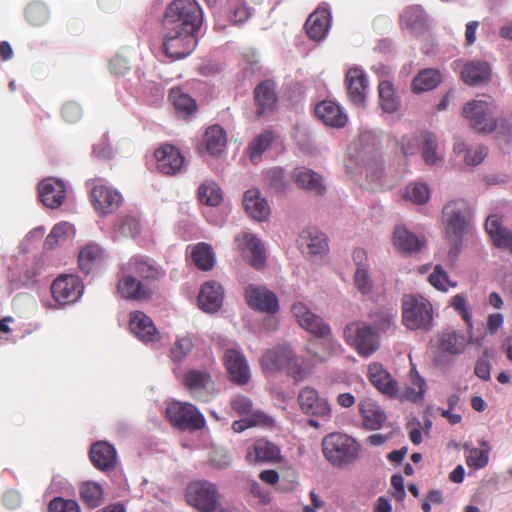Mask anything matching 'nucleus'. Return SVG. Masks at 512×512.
<instances>
[{
	"mask_svg": "<svg viewBox=\"0 0 512 512\" xmlns=\"http://www.w3.org/2000/svg\"><path fill=\"white\" fill-rule=\"evenodd\" d=\"M322 452L332 466L343 468L359 458L360 444L345 433L333 432L323 438Z\"/></svg>",
	"mask_w": 512,
	"mask_h": 512,
	"instance_id": "1",
	"label": "nucleus"
},
{
	"mask_svg": "<svg viewBox=\"0 0 512 512\" xmlns=\"http://www.w3.org/2000/svg\"><path fill=\"white\" fill-rule=\"evenodd\" d=\"M443 225L449 239L458 244L470 231L472 211L469 204L463 200H453L447 203L442 211Z\"/></svg>",
	"mask_w": 512,
	"mask_h": 512,
	"instance_id": "2",
	"label": "nucleus"
},
{
	"mask_svg": "<svg viewBox=\"0 0 512 512\" xmlns=\"http://www.w3.org/2000/svg\"><path fill=\"white\" fill-rule=\"evenodd\" d=\"M402 321L408 329L429 330L433 322L432 304L422 295H404L402 299Z\"/></svg>",
	"mask_w": 512,
	"mask_h": 512,
	"instance_id": "3",
	"label": "nucleus"
},
{
	"mask_svg": "<svg viewBox=\"0 0 512 512\" xmlns=\"http://www.w3.org/2000/svg\"><path fill=\"white\" fill-rule=\"evenodd\" d=\"M261 365L267 372L286 369L288 374L297 381L303 380L307 376V372L302 367L295 352L287 344L268 350L262 357Z\"/></svg>",
	"mask_w": 512,
	"mask_h": 512,
	"instance_id": "4",
	"label": "nucleus"
},
{
	"mask_svg": "<svg viewBox=\"0 0 512 512\" xmlns=\"http://www.w3.org/2000/svg\"><path fill=\"white\" fill-rule=\"evenodd\" d=\"M166 27L197 31L201 24V9L195 0H175L165 11Z\"/></svg>",
	"mask_w": 512,
	"mask_h": 512,
	"instance_id": "5",
	"label": "nucleus"
},
{
	"mask_svg": "<svg viewBox=\"0 0 512 512\" xmlns=\"http://www.w3.org/2000/svg\"><path fill=\"white\" fill-rule=\"evenodd\" d=\"M344 338L348 345L364 357L376 352L380 346L378 333L363 321L349 323L344 329Z\"/></svg>",
	"mask_w": 512,
	"mask_h": 512,
	"instance_id": "6",
	"label": "nucleus"
},
{
	"mask_svg": "<svg viewBox=\"0 0 512 512\" xmlns=\"http://www.w3.org/2000/svg\"><path fill=\"white\" fill-rule=\"evenodd\" d=\"M496 109L493 99L482 96L465 105L463 115L470 125L479 132H491L496 125L493 113Z\"/></svg>",
	"mask_w": 512,
	"mask_h": 512,
	"instance_id": "7",
	"label": "nucleus"
},
{
	"mask_svg": "<svg viewBox=\"0 0 512 512\" xmlns=\"http://www.w3.org/2000/svg\"><path fill=\"white\" fill-rule=\"evenodd\" d=\"M167 33L164 38L163 47L166 55L173 59H182L196 47V31H188L179 27H166Z\"/></svg>",
	"mask_w": 512,
	"mask_h": 512,
	"instance_id": "8",
	"label": "nucleus"
},
{
	"mask_svg": "<svg viewBox=\"0 0 512 512\" xmlns=\"http://www.w3.org/2000/svg\"><path fill=\"white\" fill-rule=\"evenodd\" d=\"M218 491L215 484L208 481H195L190 483L186 490V500L189 505L202 512H211L217 509Z\"/></svg>",
	"mask_w": 512,
	"mask_h": 512,
	"instance_id": "9",
	"label": "nucleus"
},
{
	"mask_svg": "<svg viewBox=\"0 0 512 512\" xmlns=\"http://www.w3.org/2000/svg\"><path fill=\"white\" fill-rule=\"evenodd\" d=\"M291 312L303 329L319 339H325L327 344L331 347L333 346V337L331 336L330 327L304 303H294L291 307Z\"/></svg>",
	"mask_w": 512,
	"mask_h": 512,
	"instance_id": "10",
	"label": "nucleus"
},
{
	"mask_svg": "<svg viewBox=\"0 0 512 512\" xmlns=\"http://www.w3.org/2000/svg\"><path fill=\"white\" fill-rule=\"evenodd\" d=\"M166 413L170 422L179 429L198 430L205 426L204 416L190 403L173 402Z\"/></svg>",
	"mask_w": 512,
	"mask_h": 512,
	"instance_id": "11",
	"label": "nucleus"
},
{
	"mask_svg": "<svg viewBox=\"0 0 512 512\" xmlns=\"http://www.w3.org/2000/svg\"><path fill=\"white\" fill-rule=\"evenodd\" d=\"M346 168L354 174L363 176L372 186L379 184L384 174L381 160L368 153L359 154L355 163L350 157L346 163Z\"/></svg>",
	"mask_w": 512,
	"mask_h": 512,
	"instance_id": "12",
	"label": "nucleus"
},
{
	"mask_svg": "<svg viewBox=\"0 0 512 512\" xmlns=\"http://www.w3.org/2000/svg\"><path fill=\"white\" fill-rule=\"evenodd\" d=\"M297 401L301 411L306 415L324 419L331 417V406L328 400L313 387H303L298 394Z\"/></svg>",
	"mask_w": 512,
	"mask_h": 512,
	"instance_id": "13",
	"label": "nucleus"
},
{
	"mask_svg": "<svg viewBox=\"0 0 512 512\" xmlns=\"http://www.w3.org/2000/svg\"><path fill=\"white\" fill-rule=\"evenodd\" d=\"M91 202L96 213L105 216L117 210L122 201V195L114 188L99 184L91 190Z\"/></svg>",
	"mask_w": 512,
	"mask_h": 512,
	"instance_id": "14",
	"label": "nucleus"
},
{
	"mask_svg": "<svg viewBox=\"0 0 512 512\" xmlns=\"http://www.w3.org/2000/svg\"><path fill=\"white\" fill-rule=\"evenodd\" d=\"M51 290L55 301L65 305L75 302L81 296L83 285L76 276L62 275L53 282Z\"/></svg>",
	"mask_w": 512,
	"mask_h": 512,
	"instance_id": "15",
	"label": "nucleus"
},
{
	"mask_svg": "<svg viewBox=\"0 0 512 512\" xmlns=\"http://www.w3.org/2000/svg\"><path fill=\"white\" fill-rule=\"evenodd\" d=\"M235 241L238 250L253 267L260 268L263 266L266 256L260 239L252 233L243 231L237 235Z\"/></svg>",
	"mask_w": 512,
	"mask_h": 512,
	"instance_id": "16",
	"label": "nucleus"
},
{
	"mask_svg": "<svg viewBox=\"0 0 512 512\" xmlns=\"http://www.w3.org/2000/svg\"><path fill=\"white\" fill-rule=\"evenodd\" d=\"M224 363L232 382L245 385L251 378V371L244 354L235 348L225 351Z\"/></svg>",
	"mask_w": 512,
	"mask_h": 512,
	"instance_id": "17",
	"label": "nucleus"
},
{
	"mask_svg": "<svg viewBox=\"0 0 512 512\" xmlns=\"http://www.w3.org/2000/svg\"><path fill=\"white\" fill-rule=\"evenodd\" d=\"M245 298L247 304L255 310L273 314L279 309L276 295L264 287L249 285L245 290Z\"/></svg>",
	"mask_w": 512,
	"mask_h": 512,
	"instance_id": "18",
	"label": "nucleus"
},
{
	"mask_svg": "<svg viewBox=\"0 0 512 512\" xmlns=\"http://www.w3.org/2000/svg\"><path fill=\"white\" fill-rule=\"evenodd\" d=\"M157 169L166 175L179 173L185 164L180 151L172 145H163L155 151Z\"/></svg>",
	"mask_w": 512,
	"mask_h": 512,
	"instance_id": "19",
	"label": "nucleus"
},
{
	"mask_svg": "<svg viewBox=\"0 0 512 512\" xmlns=\"http://www.w3.org/2000/svg\"><path fill=\"white\" fill-rule=\"evenodd\" d=\"M129 327L135 337L142 342L154 343L161 339L152 319L141 311L130 314Z\"/></svg>",
	"mask_w": 512,
	"mask_h": 512,
	"instance_id": "20",
	"label": "nucleus"
},
{
	"mask_svg": "<svg viewBox=\"0 0 512 512\" xmlns=\"http://www.w3.org/2000/svg\"><path fill=\"white\" fill-rule=\"evenodd\" d=\"M368 378L372 385L381 393L390 397H397L399 394L398 382L378 362L370 363L368 366Z\"/></svg>",
	"mask_w": 512,
	"mask_h": 512,
	"instance_id": "21",
	"label": "nucleus"
},
{
	"mask_svg": "<svg viewBox=\"0 0 512 512\" xmlns=\"http://www.w3.org/2000/svg\"><path fill=\"white\" fill-rule=\"evenodd\" d=\"M243 206L249 217L259 222L266 221L271 214L268 201L257 188L249 189L244 193Z\"/></svg>",
	"mask_w": 512,
	"mask_h": 512,
	"instance_id": "22",
	"label": "nucleus"
},
{
	"mask_svg": "<svg viewBox=\"0 0 512 512\" xmlns=\"http://www.w3.org/2000/svg\"><path fill=\"white\" fill-rule=\"evenodd\" d=\"M184 383L199 400L208 401L214 393V383L210 375L204 371H189L185 376Z\"/></svg>",
	"mask_w": 512,
	"mask_h": 512,
	"instance_id": "23",
	"label": "nucleus"
},
{
	"mask_svg": "<svg viewBox=\"0 0 512 512\" xmlns=\"http://www.w3.org/2000/svg\"><path fill=\"white\" fill-rule=\"evenodd\" d=\"M66 188L63 181L50 177L39 184V196L42 203L52 209L58 208L64 201Z\"/></svg>",
	"mask_w": 512,
	"mask_h": 512,
	"instance_id": "24",
	"label": "nucleus"
},
{
	"mask_svg": "<svg viewBox=\"0 0 512 512\" xmlns=\"http://www.w3.org/2000/svg\"><path fill=\"white\" fill-rule=\"evenodd\" d=\"M298 242L303 253L309 256L323 255L328 249L326 236L316 228L304 229Z\"/></svg>",
	"mask_w": 512,
	"mask_h": 512,
	"instance_id": "25",
	"label": "nucleus"
},
{
	"mask_svg": "<svg viewBox=\"0 0 512 512\" xmlns=\"http://www.w3.org/2000/svg\"><path fill=\"white\" fill-rule=\"evenodd\" d=\"M223 296V289L219 283L206 282L198 295V305L200 309L207 313H215L222 306Z\"/></svg>",
	"mask_w": 512,
	"mask_h": 512,
	"instance_id": "26",
	"label": "nucleus"
},
{
	"mask_svg": "<svg viewBox=\"0 0 512 512\" xmlns=\"http://www.w3.org/2000/svg\"><path fill=\"white\" fill-rule=\"evenodd\" d=\"M421 158L430 167H439L444 163L445 154L439 147L437 137L430 132L421 133Z\"/></svg>",
	"mask_w": 512,
	"mask_h": 512,
	"instance_id": "27",
	"label": "nucleus"
},
{
	"mask_svg": "<svg viewBox=\"0 0 512 512\" xmlns=\"http://www.w3.org/2000/svg\"><path fill=\"white\" fill-rule=\"evenodd\" d=\"M292 179L299 188L313 192L316 195H322L326 191L322 176L311 169L305 167L295 168L292 172Z\"/></svg>",
	"mask_w": 512,
	"mask_h": 512,
	"instance_id": "28",
	"label": "nucleus"
},
{
	"mask_svg": "<svg viewBox=\"0 0 512 512\" xmlns=\"http://www.w3.org/2000/svg\"><path fill=\"white\" fill-rule=\"evenodd\" d=\"M485 229L495 246L507 249L512 253V233L503 225L498 216H489L485 223Z\"/></svg>",
	"mask_w": 512,
	"mask_h": 512,
	"instance_id": "29",
	"label": "nucleus"
},
{
	"mask_svg": "<svg viewBox=\"0 0 512 512\" xmlns=\"http://www.w3.org/2000/svg\"><path fill=\"white\" fill-rule=\"evenodd\" d=\"M125 274L119 280L118 292L127 299L145 300L151 295V290L134 277L133 273L124 270Z\"/></svg>",
	"mask_w": 512,
	"mask_h": 512,
	"instance_id": "30",
	"label": "nucleus"
},
{
	"mask_svg": "<svg viewBox=\"0 0 512 512\" xmlns=\"http://www.w3.org/2000/svg\"><path fill=\"white\" fill-rule=\"evenodd\" d=\"M346 86L351 101L361 105L365 101L367 90V78L363 70L351 68L346 74Z\"/></svg>",
	"mask_w": 512,
	"mask_h": 512,
	"instance_id": "31",
	"label": "nucleus"
},
{
	"mask_svg": "<svg viewBox=\"0 0 512 512\" xmlns=\"http://www.w3.org/2000/svg\"><path fill=\"white\" fill-rule=\"evenodd\" d=\"M315 113L327 126L335 128L344 127L348 120L342 108L332 101L319 103L315 108Z\"/></svg>",
	"mask_w": 512,
	"mask_h": 512,
	"instance_id": "32",
	"label": "nucleus"
},
{
	"mask_svg": "<svg viewBox=\"0 0 512 512\" xmlns=\"http://www.w3.org/2000/svg\"><path fill=\"white\" fill-rule=\"evenodd\" d=\"M363 424L370 430L380 429L386 421L384 410L372 399L366 398L359 403Z\"/></svg>",
	"mask_w": 512,
	"mask_h": 512,
	"instance_id": "33",
	"label": "nucleus"
},
{
	"mask_svg": "<svg viewBox=\"0 0 512 512\" xmlns=\"http://www.w3.org/2000/svg\"><path fill=\"white\" fill-rule=\"evenodd\" d=\"M491 76V69L487 62L470 61L461 70V78L468 85H478L487 82Z\"/></svg>",
	"mask_w": 512,
	"mask_h": 512,
	"instance_id": "34",
	"label": "nucleus"
},
{
	"mask_svg": "<svg viewBox=\"0 0 512 512\" xmlns=\"http://www.w3.org/2000/svg\"><path fill=\"white\" fill-rule=\"evenodd\" d=\"M90 457L93 464L101 470L111 469L116 464V451L107 442L95 443L91 448Z\"/></svg>",
	"mask_w": 512,
	"mask_h": 512,
	"instance_id": "35",
	"label": "nucleus"
},
{
	"mask_svg": "<svg viewBox=\"0 0 512 512\" xmlns=\"http://www.w3.org/2000/svg\"><path fill=\"white\" fill-rule=\"evenodd\" d=\"M394 247L404 253H414L420 250L423 242L404 226H397L392 237Z\"/></svg>",
	"mask_w": 512,
	"mask_h": 512,
	"instance_id": "36",
	"label": "nucleus"
},
{
	"mask_svg": "<svg viewBox=\"0 0 512 512\" xmlns=\"http://www.w3.org/2000/svg\"><path fill=\"white\" fill-rule=\"evenodd\" d=\"M279 448L265 439H259L248 449L246 459L250 463L275 461L279 458Z\"/></svg>",
	"mask_w": 512,
	"mask_h": 512,
	"instance_id": "37",
	"label": "nucleus"
},
{
	"mask_svg": "<svg viewBox=\"0 0 512 512\" xmlns=\"http://www.w3.org/2000/svg\"><path fill=\"white\" fill-rule=\"evenodd\" d=\"M453 152L456 156L461 157L468 166L480 164L487 155L485 147L481 145L469 146L461 139L454 141Z\"/></svg>",
	"mask_w": 512,
	"mask_h": 512,
	"instance_id": "38",
	"label": "nucleus"
},
{
	"mask_svg": "<svg viewBox=\"0 0 512 512\" xmlns=\"http://www.w3.org/2000/svg\"><path fill=\"white\" fill-rule=\"evenodd\" d=\"M306 31L313 40H322L328 31L329 13L327 10H316L306 21Z\"/></svg>",
	"mask_w": 512,
	"mask_h": 512,
	"instance_id": "39",
	"label": "nucleus"
},
{
	"mask_svg": "<svg viewBox=\"0 0 512 512\" xmlns=\"http://www.w3.org/2000/svg\"><path fill=\"white\" fill-rule=\"evenodd\" d=\"M226 143V133L221 126L214 125L206 130L203 144L210 155L219 156L225 150Z\"/></svg>",
	"mask_w": 512,
	"mask_h": 512,
	"instance_id": "40",
	"label": "nucleus"
},
{
	"mask_svg": "<svg viewBox=\"0 0 512 512\" xmlns=\"http://www.w3.org/2000/svg\"><path fill=\"white\" fill-rule=\"evenodd\" d=\"M401 198L414 205H425L431 197L429 186L420 181L407 184L400 192Z\"/></svg>",
	"mask_w": 512,
	"mask_h": 512,
	"instance_id": "41",
	"label": "nucleus"
},
{
	"mask_svg": "<svg viewBox=\"0 0 512 512\" xmlns=\"http://www.w3.org/2000/svg\"><path fill=\"white\" fill-rule=\"evenodd\" d=\"M276 93L274 85L270 82H263L255 89V102L258 106V114L264 115L271 112L276 105Z\"/></svg>",
	"mask_w": 512,
	"mask_h": 512,
	"instance_id": "42",
	"label": "nucleus"
},
{
	"mask_svg": "<svg viewBox=\"0 0 512 512\" xmlns=\"http://www.w3.org/2000/svg\"><path fill=\"white\" fill-rule=\"evenodd\" d=\"M127 272L133 273L142 279H157L161 272L157 265L150 259L142 257L132 258L126 265Z\"/></svg>",
	"mask_w": 512,
	"mask_h": 512,
	"instance_id": "43",
	"label": "nucleus"
},
{
	"mask_svg": "<svg viewBox=\"0 0 512 512\" xmlns=\"http://www.w3.org/2000/svg\"><path fill=\"white\" fill-rule=\"evenodd\" d=\"M410 381L411 384L407 386L402 392L399 390V394L396 398L417 402L423 398L426 389V383L415 369L410 371Z\"/></svg>",
	"mask_w": 512,
	"mask_h": 512,
	"instance_id": "44",
	"label": "nucleus"
},
{
	"mask_svg": "<svg viewBox=\"0 0 512 512\" xmlns=\"http://www.w3.org/2000/svg\"><path fill=\"white\" fill-rule=\"evenodd\" d=\"M441 82V75L435 69H424L418 73L412 83L414 92L421 93L434 89Z\"/></svg>",
	"mask_w": 512,
	"mask_h": 512,
	"instance_id": "45",
	"label": "nucleus"
},
{
	"mask_svg": "<svg viewBox=\"0 0 512 512\" xmlns=\"http://www.w3.org/2000/svg\"><path fill=\"white\" fill-rule=\"evenodd\" d=\"M378 92L380 106L384 112L393 113L398 110L400 106L399 97L389 81H382L379 84Z\"/></svg>",
	"mask_w": 512,
	"mask_h": 512,
	"instance_id": "46",
	"label": "nucleus"
},
{
	"mask_svg": "<svg viewBox=\"0 0 512 512\" xmlns=\"http://www.w3.org/2000/svg\"><path fill=\"white\" fill-rule=\"evenodd\" d=\"M191 257L194 264L201 270H210L215 265V254L212 247L206 243H198L194 246Z\"/></svg>",
	"mask_w": 512,
	"mask_h": 512,
	"instance_id": "47",
	"label": "nucleus"
},
{
	"mask_svg": "<svg viewBox=\"0 0 512 512\" xmlns=\"http://www.w3.org/2000/svg\"><path fill=\"white\" fill-rule=\"evenodd\" d=\"M102 259V249L96 244H88L79 253V266L82 271L89 273Z\"/></svg>",
	"mask_w": 512,
	"mask_h": 512,
	"instance_id": "48",
	"label": "nucleus"
},
{
	"mask_svg": "<svg viewBox=\"0 0 512 512\" xmlns=\"http://www.w3.org/2000/svg\"><path fill=\"white\" fill-rule=\"evenodd\" d=\"M337 346L336 341L333 339V346L331 347L327 344L325 339H315L310 340L307 343L306 350L308 354L311 356V359L318 363L324 362L332 355L333 351Z\"/></svg>",
	"mask_w": 512,
	"mask_h": 512,
	"instance_id": "49",
	"label": "nucleus"
},
{
	"mask_svg": "<svg viewBox=\"0 0 512 512\" xmlns=\"http://www.w3.org/2000/svg\"><path fill=\"white\" fill-rule=\"evenodd\" d=\"M198 197L202 204L217 206L223 199L222 191L214 181H206L198 188Z\"/></svg>",
	"mask_w": 512,
	"mask_h": 512,
	"instance_id": "50",
	"label": "nucleus"
},
{
	"mask_svg": "<svg viewBox=\"0 0 512 512\" xmlns=\"http://www.w3.org/2000/svg\"><path fill=\"white\" fill-rule=\"evenodd\" d=\"M440 346L450 354H460L465 349L466 340L462 334L446 330L440 335Z\"/></svg>",
	"mask_w": 512,
	"mask_h": 512,
	"instance_id": "51",
	"label": "nucleus"
},
{
	"mask_svg": "<svg viewBox=\"0 0 512 512\" xmlns=\"http://www.w3.org/2000/svg\"><path fill=\"white\" fill-rule=\"evenodd\" d=\"M170 100L181 116H188L196 110V103L188 94L183 93L179 88H174L170 92Z\"/></svg>",
	"mask_w": 512,
	"mask_h": 512,
	"instance_id": "52",
	"label": "nucleus"
},
{
	"mask_svg": "<svg viewBox=\"0 0 512 512\" xmlns=\"http://www.w3.org/2000/svg\"><path fill=\"white\" fill-rule=\"evenodd\" d=\"M83 502L90 508H95L103 502V489L95 482H84L80 487Z\"/></svg>",
	"mask_w": 512,
	"mask_h": 512,
	"instance_id": "53",
	"label": "nucleus"
},
{
	"mask_svg": "<svg viewBox=\"0 0 512 512\" xmlns=\"http://www.w3.org/2000/svg\"><path fill=\"white\" fill-rule=\"evenodd\" d=\"M75 229L72 224L62 222L56 224L45 240V246L49 249L55 248L58 244L64 242L67 238L74 235Z\"/></svg>",
	"mask_w": 512,
	"mask_h": 512,
	"instance_id": "54",
	"label": "nucleus"
},
{
	"mask_svg": "<svg viewBox=\"0 0 512 512\" xmlns=\"http://www.w3.org/2000/svg\"><path fill=\"white\" fill-rule=\"evenodd\" d=\"M274 137L271 132H264L257 136L249 146L250 159L258 163L262 154L271 146Z\"/></svg>",
	"mask_w": 512,
	"mask_h": 512,
	"instance_id": "55",
	"label": "nucleus"
},
{
	"mask_svg": "<svg viewBox=\"0 0 512 512\" xmlns=\"http://www.w3.org/2000/svg\"><path fill=\"white\" fill-rule=\"evenodd\" d=\"M428 280L433 287L442 292L448 291L449 287H456V283L450 281L441 265L434 267V271L429 275Z\"/></svg>",
	"mask_w": 512,
	"mask_h": 512,
	"instance_id": "56",
	"label": "nucleus"
},
{
	"mask_svg": "<svg viewBox=\"0 0 512 512\" xmlns=\"http://www.w3.org/2000/svg\"><path fill=\"white\" fill-rule=\"evenodd\" d=\"M490 447L487 449L471 448L466 458V463L473 469L484 468L489 462Z\"/></svg>",
	"mask_w": 512,
	"mask_h": 512,
	"instance_id": "57",
	"label": "nucleus"
},
{
	"mask_svg": "<svg viewBox=\"0 0 512 512\" xmlns=\"http://www.w3.org/2000/svg\"><path fill=\"white\" fill-rule=\"evenodd\" d=\"M117 233L124 237H134L140 232V223L137 218L126 216L120 219Z\"/></svg>",
	"mask_w": 512,
	"mask_h": 512,
	"instance_id": "58",
	"label": "nucleus"
},
{
	"mask_svg": "<svg viewBox=\"0 0 512 512\" xmlns=\"http://www.w3.org/2000/svg\"><path fill=\"white\" fill-rule=\"evenodd\" d=\"M193 343L189 337L178 338L172 350L171 357L174 361H182L188 353L192 350Z\"/></svg>",
	"mask_w": 512,
	"mask_h": 512,
	"instance_id": "59",
	"label": "nucleus"
},
{
	"mask_svg": "<svg viewBox=\"0 0 512 512\" xmlns=\"http://www.w3.org/2000/svg\"><path fill=\"white\" fill-rule=\"evenodd\" d=\"M354 281L356 288L362 294H369L372 291L373 283L369 276L368 268H356Z\"/></svg>",
	"mask_w": 512,
	"mask_h": 512,
	"instance_id": "60",
	"label": "nucleus"
},
{
	"mask_svg": "<svg viewBox=\"0 0 512 512\" xmlns=\"http://www.w3.org/2000/svg\"><path fill=\"white\" fill-rule=\"evenodd\" d=\"M266 179L268 181V184L273 189H275L276 191H279V192L284 191L288 186V183L284 178L283 170L278 167L269 169L266 172Z\"/></svg>",
	"mask_w": 512,
	"mask_h": 512,
	"instance_id": "61",
	"label": "nucleus"
},
{
	"mask_svg": "<svg viewBox=\"0 0 512 512\" xmlns=\"http://www.w3.org/2000/svg\"><path fill=\"white\" fill-rule=\"evenodd\" d=\"M451 306L461 315L462 319L469 325H472V315L469 310L467 299L462 294H457L451 299Z\"/></svg>",
	"mask_w": 512,
	"mask_h": 512,
	"instance_id": "62",
	"label": "nucleus"
},
{
	"mask_svg": "<svg viewBox=\"0 0 512 512\" xmlns=\"http://www.w3.org/2000/svg\"><path fill=\"white\" fill-rule=\"evenodd\" d=\"M403 21L412 28L421 27L424 24L423 11L419 7H410L402 15Z\"/></svg>",
	"mask_w": 512,
	"mask_h": 512,
	"instance_id": "63",
	"label": "nucleus"
},
{
	"mask_svg": "<svg viewBox=\"0 0 512 512\" xmlns=\"http://www.w3.org/2000/svg\"><path fill=\"white\" fill-rule=\"evenodd\" d=\"M49 510L50 512H80L77 502L73 500H64L62 498H55L52 500Z\"/></svg>",
	"mask_w": 512,
	"mask_h": 512,
	"instance_id": "64",
	"label": "nucleus"
}]
</instances>
